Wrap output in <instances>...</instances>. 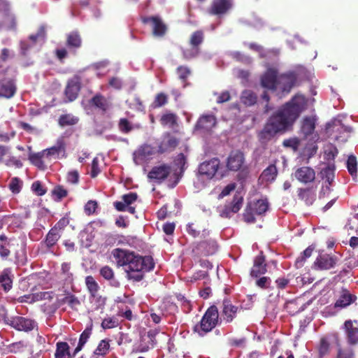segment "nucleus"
Here are the masks:
<instances>
[{
    "label": "nucleus",
    "instance_id": "49530a36",
    "mask_svg": "<svg viewBox=\"0 0 358 358\" xmlns=\"http://www.w3.org/2000/svg\"><path fill=\"white\" fill-rule=\"evenodd\" d=\"M168 102V96L163 93H158L152 103V107L153 108H160L164 105H166Z\"/></svg>",
    "mask_w": 358,
    "mask_h": 358
},
{
    "label": "nucleus",
    "instance_id": "aec40b11",
    "mask_svg": "<svg viewBox=\"0 0 358 358\" xmlns=\"http://www.w3.org/2000/svg\"><path fill=\"white\" fill-rule=\"evenodd\" d=\"M240 308L232 304L230 300L224 299L222 302V317L227 323H231L236 317Z\"/></svg>",
    "mask_w": 358,
    "mask_h": 358
},
{
    "label": "nucleus",
    "instance_id": "f8f14e48",
    "mask_svg": "<svg viewBox=\"0 0 358 358\" xmlns=\"http://www.w3.org/2000/svg\"><path fill=\"white\" fill-rule=\"evenodd\" d=\"M171 172V166L163 164L159 166H154L148 173V177L157 183H161L168 178Z\"/></svg>",
    "mask_w": 358,
    "mask_h": 358
},
{
    "label": "nucleus",
    "instance_id": "f03ea898",
    "mask_svg": "<svg viewBox=\"0 0 358 358\" xmlns=\"http://www.w3.org/2000/svg\"><path fill=\"white\" fill-rule=\"evenodd\" d=\"M113 256L119 266L127 273L128 280L139 282L144 278L145 273L154 269L155 262L151 256H141L134 252L117 248Z\"/></svg>",
    "mask_w": 358,
    "mask_h": 358
},
{
    "label": "nucleus",
    "instance_id": "0e129e2a",
    "mask_svg": "<svg viewBox=\"0 0 358 358\" xmlns=\"http://www.w3.org/2000/svg\"><path fill=\"white\" fill-rule=\"evenodd\" d=\"M108 85L110 87L120 90L122 87L123 81L120 77L113 76L109 79Z\"/></svg>",
    "mask_w": 358,
    "mask_h": 358
},
{
    "label": "nucleus",
    "instance_id": "4c0bfd02",
    "mask_svg": "<svg viewBox=\"0 0 358 358\" xmlns=\"http://www.w3.org/2000/svg\"><path fill=\"white\" fill-rule=\"evenodd\" d=\"M60 237V233L55 231V229H51L47 234L43 244L50 249L56 245Z\"/></svg>",
    "mask_w": 358,
    "mask_h": 358
},
{
    "label": "nucleus",
    "instance_id": "412c9836",
    "mask_svg": "<svg viewBox=\"0 0 358 358\" xmlns=\"http://www.w3.org/2000/svg\"><path fill=\"white\" fill-rule=\"evenodd\" d=\"M267 265L266 264V258L261 252L254 260L253 266L250 271V275L253 278H258L261 275L265 274L267 272Z\"/></svg>",
    "mask_w": 358,
    "mask_h": 358
},
{
    "label": "nucleus",
    "instance_id": "cd10ccee",
    "mask_svg": "<svg viewBox=\"0 0 358 358\" xmlns=\"http://www.w3.org/2000/svg\"><path fill=\"white\" fill-rule=\"evenodd\" d=\"M321 173L323 177L326 179V185L325 187L324 185L322 186V189L320 192V199L324 198L326 192L329 193L331 191L329 186L331 185V182L333 181L334 178V169H331L330 167L324 169Z\"/></svg>",
    "mask_w": 358,
    "mask_h": 358
},
{
    "label": "nucleus",
    "instance_id": "a19ab883",
    "mask_svg": "<svg viewBox=\"0 0 358 358\" xmlns=\"http://www.w3.org/2000/svg\"><path fill=\"white\" fill-rule=\"evenodd\" d=\"M277 175L278 170L275 165L271 164L263 171L261 174V178L263 180L266 182H272L275 179Z\"/></svg>",
    "mask_w": 358,
    "mask_h": 358
},
{
    "label": "nucleus",
    "instance_id": "c85d7f7f",
    "mask_svg": "<svg viewBox=\"0 0 358 358\" xmlns=\"http://www.w3.org/2000/svg\"><path fill=\"white\" fill-rule=\"evenodd\" d=\"M344 328L347 333L348 343L355 345L358 343V327H354L351 320H346Z\"/></svg>",
    "mask_w": 358,
    "mask_h": 358
},
{
    "label": "nucleus",
    "instance_id": "393cba45",
    "mask_svg": "<svg viewBox=\"0 0 358 358\" xmlns=\"http://www.w3.org/2000/svg\"><path fill=\"white\" fill-rule=\"evenodd\" d=\"M316 120L315 116H306L303 118L300 131L305 138L313 134L315 129Z\"/></svg>",
    "mask_w": 358,
    "mask_h": 358
},
{
    "label": "nucleus",
    "instance_id": "a878e982",
    "mask_svg": "<svg viewBox=\"0 0 358 358\" xmlns=\"http://www.w3.org/2000/svg\"><path fill=\"white\" fill-rule=\"evenodd\" d=\"M13 278L11 268H4L0 274V287L6 292L10 291L13 287Z\"/></svg>",
    "mask_w": 358,
    "mask_h": 358
},
{
    "label": "nucleus",
    "instance_id": "4468645a",
    "mask_svg": "<svg viewBox=\"0 0 358 358\" xmlns=\"http://www.w3.org/2000/svg\"><path fill=\"white\" fill-rule=\"evenodd\" d=\"M36 326L35 320L21 316H14L11 323V327L13 329L25 332L32 331Z\"/></svg>",
    "mask_w": 358,
    "mask_h": 358
},
{
    "label": "nucleus",
    "instance_id": "39448f33",
    "mask_svg": "<svg viewBox=\"0 0 358 358\" xmlns=\"http://www.w3.org/2000/svg\"><path fill=\"white\" fill-rule=\"evenodd\" d=\"M269 208V203L266 199H259L253 203H248L243 213V220L248 224L255 223V215H264Z\"/></svg>",
    "mask_w": 358,
    "mask_h": 358
},
{
    "label": "nucleus",
    "instance_id": "6e6552de",
    "mask_svg": "<svg viewBox=\"0 0 358 358\" xmlns=\"http://www.w3.org/2000/svg\"><path fill=\"white\" fill-rule=\"evenodd\" d=\"M204 34L201 30H197L192 34L189 38V45L192 50L183 51V56L185 59H191L199 53V46L203 42Z\"/></svg>",
    "mask_w": 358,
    "mask_h": 358
},
{
    "label": "nucleus",
    "instance_id": "052dcab7",
    "mask_svg": "<svg viewBox=\"0 0 358 358\" xmlns=\"http://www.w3.org/2000/svg\"><path fill=\"white\" fill-rule=\"evenodd\" d=\"M160 122L162 125H174L176 123V117L173 113L164 114L161 117Z\"/></svg>",
    "mask_w": 358,
    "mask_h": 358
},
{
    "label": "nucleus",
    "instance_id": "9b49d317",
    "mask_svg": "<svg viewBox=\"0 0 358 358\" xmlns=\"http://www.w3.org/2000/svg\"><path fill=\"white\" fill-rule=\"evenodd\" d=\"M278 78V70L275 68H268L262 75L260 84L264 88L275 92L277 90Z\"/></svg>",
    "mask_w": 358,
    "mask_h": 358
},
{
    "label": "nucleus",
    "instance_id": "f704fd0d",
    "mask_svg": "<svg viewBox=\"0 0 358 358\" xmlns=\"http://www.w3.org/2000/svg\"><path fill=\"white\" fill-rule=\"evenodd\" d=\"M15 92V87L10 81L0 80V97L10 98Z\"/></svg>",
    "mask_w": 358,
    "mask_h": 358
},
{
    "label": "nucleus",
    "instance_id": "58836bf2",
    "mask_svg": "<svg viewBox=\"0 0 358 358\" xmlns=\"http://www.w3.org/2000/svg\"><path fill=\"white\" fill-rule=\"evenodd\" d=\"M92 331V327H87L80 335L79 341L77 347L75 348L73 351V355H76L77 353H78L83 348V346L85 345V343L87 342L88 339L90 338Z\"/></svg>",
    "mask_w": 358,
    "mask_h": 358
},
{
    "label": "nucleus",
    "instance_id": "7c9ffc66",
    "mask_svg": "<svg viewBox=\"0 0 358 358\" xmlns=\"http://www.w3.org/2000/svg\"><path fill=\"white\" fill-rule=\"evenodd\" d=\"M297 195L300 200L308 206L313 204L315 199V194L311 188H299Z\"/></svg>",
    "mask_w": 358,
    "mask_h": 358
},
{
    "label": "nucleus",
    "instance_id": "f3484780",
    "mask_svg": "<svg viewBox=\"0 0 358 358\" xmlns=\"http://www.w3.org/2000/svg\"><path fill=\"white\" fill-rule=\"evenodd\" d=\"M157 333L156 330H150L146 335L141 336L137 350L139 352H145L154 348L157 343L156 336Z\"/></svg>",
    "mask_w": 358,
    "mask_h": 358
},
{
    "label": "nucleus",
    "instance_id": "a18cd8bd",
    "mask_svg": "<svg viewBox=\"0 0 358 358\" xmlns=\"http://www.w3.org/2000/svg\"><path fill=\"white\" fill-rule=\"evenodd\" d=\"M120 324L118 319L115 316L104 318L101 322V327L103 329H113Z\"/></svg>",
    "mask_w": 358,
    "mask_h": 358
},
{
    "label": "nucleus",
    "instance_id": "6ab92c4d",
    "mask_svg": "<svg viewBox=\"0 0 358 358\" xmlns=\"http://www.w3.org/2000/svg\"><path fill=\"white\" fill-rule=\"evenodd\" d=\"M155 153V148L148 144H144L134 153V160L136 164L146 162Z\"/></svg>",
    "mask_w": 358,
    "mask_h": 358
},
{
    "label": "nucleus",
    "instance_id": "864d4df0",
    "mask_svg": "<svg viewBox=\"0 0 358 358\" xmlns=\"http://www.w3.org/2000/svg\"><path fill=\"white\" fill-rule=\"evenodd\" d=\"M22 185V180L17 177H14L9 183V189L13 194H18L21 191Z\"/></svg>",
    "mask_w": 358,
    "mask_h": 358
},
{
    "label": "nucleus",
    "instance_id": "a211bd4d",
    "mask_svg": "<svg viewBox=\"0 0 358 358\" xmlns=\"http://www.w3.org/2000/svg\"><path fill=\"white\" fill-rule=\"evenodd\" d=\"M294 177L301 183L313 182L315 179V171L310 166H301L294 172Z\"/></svg>",
    "mask_w": 358,
    "mask_h": 358
},
{
    "label": "nucleus",
    "instance_id": "37998d69",
    "mask_svg": "<svg viewBox=\"0 0 358 358\" xmlns=\"http://www.w3.org/2000/svg\"><path fill=\"white\" fill-rule=\"evenodd\" d=\"M110 341L109 339L101 340L96 348L94 351V355L98 356H105L110 350Z\"/></svg>",
    "mask_w": 358,
    "mask_h": 358
},
{
    "label": "nucleus",
    "instance_id": "7ed1b4c3",
    "mask_svg": "<svg viewBox=\"0 0 358 358\" xmlns=\"http://www.w3.org/2000/svg\"><path fill=\"white\" fill-rule=\"evenodd\" d=\"M65 151V143L62 138L58 139L56 144L41 152L30 153L29 160L31 164L38 169L44 171L47 169L45 162H50L52 159L59 157L62 152Z\"/></svg>",
    "mask_w": 358,
    "mask_h": 358
},
{
    "label": "nucleus",
    "instance_id": "0eeeda50",
    "mask_svg": "<svg viewBox=\"0 0 358 358\" xmlns=\"http://www.w3.org/2000/svg\"><path fill=\"white\" fill-rule=\"evenodd\" d=\"M233 8V0H212L207 12L210 15L222 17Z\"/></svg>",
    "mask_w": 358,
    "mask_h": 358
},
{
    "label": "nucleus",
    "instance_id": "ea45409f",
    "mask_svg": "<svg viewBox=\"0 0 358 358\" xmlns=\"http://www.w3.org/2000/svg\"><path fill=\"white\" fill-rule=\"evenodd\" d=\"M85 282L87 291L90 296H96V293L99 292L100 287L92 275H87L85 277Z\"/></svg>",
    "mask_w": 358,
    "mask_h": 358
},
{
    "label": "nucleus",
    "instance_id": "79ce46f5",
    "mask_svg": "<svg viewBox=\"0 0 358 358\" xmlns=\"http://www.w3.org/2000/svg\"><path fill=\"white\" fill-rule=\"evenodd\" d=\"M79 121V118L71 115V114H64L60 115L58 123L59 126L64 127L66 126H73L76 124Z\"/></svg>",
    "mask_w": 358,
    "mask_h": 358
},
{
    "label": "nucleus",
    "instance_id": "4d7b16f0",
    "mask_svg": "<svg viewBox=\"0 0 358 358\" xmlns=\"http://www.w3.org/2000/svg\"><path fill=\"white\" fill-rule=\"evenodd\" d=\"M10 243H0V257L3 260H7L10 255Z\"/></svg>",
    "mask_w": 358,
    "mask_h": 358
},
{
    "label": "nucleus",
    "instance_id": "bb28decb",
    "mask_svg": "<svg viewBox=\"0 0 358 358\" xmlns=\"http://www.w3.org/2000/svg\"><path fill=\"white\" fill-rule=\"evenodd\" d=\"M217 123L216 118L213 115H206L201 116L196 122V128L197 129H203L208 131L215 126Z\"/></svg>",
    "mask_w": 358,
    "mask_h": 358
},
{
    "label": "nucleus",
    "instance_id": "09e8293b",
    "mask_svg": "<svg viewBox=\"0 0 358 358\" xmlns=\"http://www.w3.org/2000/svg\"><path fill=\"white\" fill-rule=\"evenodd\" d=\"M27 343L23 341L13 343L8 346L9 352L12 353L22 352L25 348H27Z\"/></svg>",
    "mask_w": 358,
    "mask_h": 358
},
{
    "label": "nucleus",
    "instance_id": "13d9d810",
    "mask_svg": "<svg viewBox=\"0 0 358 358\" xmlns=\"http://www.w3.org/2000/svg\"><path fill=\"white\" fill-rule=\"evenodd\" d=\"M354 351L351 348H338L336 358H354Z\"/></svg>",
    "mask_w": 358,
    "mask_h": 358
},
{
    "label": "nucleus",
    "instance_id": "de8ad7c7",
    "mask_svg": "<svg viewBox=\"0 0 358 358\" xmlns=\"http://www.w3.org/2000/svg\"><path fill=\"white\" fill-rule=\"evenodd\" d=\"M330 345L328 341L322 338L320 340V345L318 347V356L319 358H323L324 356L329 353Z\"/></svg>",
    "mask_w": 358,
    "mask_h": 358
},
{
    "label": "nucleus",
    "instance_id": "b1692460",
    "mask_svg": "<svg viewBox=\"0 0 358 358\" xmlns=\"http://www.w3.org/2000/svg\"><path fill=\"white\" fill-rule=\"evenodd\" d=\"M179 139L171 134H167L158 148V152L163 154L174 150L179 145Z\"/></svg>",
    "mask_w": 358,
    "mask_h": 358
},
{
    "label": "nucleus",
    "instance_id": "6e6d98bb",
    "mask_svg": "<svg viewBox=\"0 0 358 358\" xmlns=\"http://www.w3.org/2000/svg\"><path fill=\"white\" fill-rule=\"evenodd\" d=\"M100 275L107 280H113L115 277V273L111 267L109 266H104L100 269Z\"/></svg>",
    "mask_w": 358,
    "mask_h": 358
},
{
    "label": "nucleus",
    "instance_id": "9d476101",
    "mask_svg": "<svg viewBox=\"0 0 358 358\" xmlns=\"http://www.w3.org/2000/svg\"><path fill=\"white\" fill-rule=\"evenodd\" d=\"M143 24H150L152 34L156 37H163L167 31V26L159 16L142 17Z\"/></svg>",
    "mask_w": 358,
    "mask_h": 358
},
{
    "label": "nucleus",
    "instance_id": "72a5a7b5",
    "mask_svg": "<svg viewBox=\"0 0 358 358\" xmlns=\"http://www.w3.org/2000/svg\"><path fill=\"white\" fill-rule=\"evenodd\" d=\"M66 46L70 49H78L82 45V38L78 31H72L66 36Z\"/></svg>",
    "mask_w": 358,
    "mask_h": 358
},
{
    "label": "nucleus",
    "instance_id": "5fc2aeb1",
    "mask_svg": "<svg viewBox=\"0 0 358 358\" xmlns=\"http://www.w3.org/2000/svg\"><path fill=\"white\" fill-rule=\"evenodd\" d=\"M98 208V203L94 200L88 201L84 206V212L87 215H92L95 213Z\"/></svg>",
    "mask_w": 358,
    "mask_h": 358
},
{
    "label": "nucleus",
    "instance_id": "603ef678",
    "mask_svg": "<svg viewBox=\"0 0 358 358\" xmlns=\"http://www.w3.org/2000/svg\"><path fill=\"white\" fill-rule=\"evenodd\" d=\"M282 145L285 148H290L294 151H296L300 145V140L296 137L285 139L282 142Z\"/></svg>",
    "mask_w": 358,
    "mask_h": 358
},
{
    "label": "nucleus",
    "instance_id": "c9c22d12",
    "mask_svg": "<svg viewBox=\"0 0 358 358\" xmlns=\"http://www.w3.org/2000/svg\"><path fill=\"white\" fill-rule=\"evenodd\" d=\"M240 99L241 103L248 107L254 106L257 101V96L256 94L250 90H243Z\"/></svg>",
    "mask_w": 358,
    "mask_h": 358
},
{
    "label": "nucleus",
    "instance_id": "c756f323",
    "mask_svg": "<svg viewBox=\"0 0 358 358\" xmlns=\"http://www.w3.org/2000/svg\"><path fill=\"white\" fill-rule=\"evenodd\" d=\"M76 355H71L70 347L66 342L59 341L56 343L55 358H73Z\"/></svg>",
    "mask_w": 358,
    "mask_h": 358
},
{
    "label": "nucleus",
    "instance_id": "c03bdc74",
    "mask_svg": "<svg viewBox=\"0 0 358 358\" xmlns=\"http://www.w3.org/2000/svg\"><path fill=\"white\" fill-rule=\"evenodd\" d=\"M347 169L349 173L353 178L357 176V162L355 155H351L348 157L347 160Z\"/></svg>",
    "mask_w": 358,
    "mask_h": 358
},
{
    "label": "nucleus",
    "instance_id": "1a4fd4ad",
    "mask_svg": "<svg viewBox=\"0 0 358 358\" xmlns=\"http://www.w3.org/2000/svg\"><path fill=\"white\" fill-rule=\"evenodd\" d=\"M296 80V75L292 71L278 75L277 90L279 89L282 93L288 94L295 85Z\"/></svg>",
    "mask_w": 358,
    "mask_h": 358
},
{
    "label": "nucleus",
    "instance_id": "bf43d9fd",
    "mask_svg": "<svg viewBox=\"0 0 358 358\" xmlns=\"http://www.w3.org/2000/svg\"><path fill=\"white\" fill-rule=\"evenodd\" d=\"M177 73L178 77L182 82H186L187 78L191 73L190 69L187 66H180L177 68Z\"/></svg>",
    "mask_w": 358,
    "mask_h": 358
},
{
    "label": "nucleus",
    "instance_id": "ddd939ff",
    "mask_svg": "<svg viewBox=\"0 0 358 358\" xmlns=\"http://www.w3.org/2000/svg\"><path fill=\"white\" fill-rule=\"evenodd\" d=\"M337 261L338 259L334 255L321 253L316 258L314 267L318 270H329L336 266Z\"/></svg>",
    "mask_w": 358,
    "mask_h": 358
},
{
    "label": "nucleus",
    "instance_id": "680f3d73",
    "mask_svg": "<svg viewBox=\"0 0 358 358\" xmlns=\"http://www.w3.org/2000/svg\"><path fill=\"white\" fill-rule=\"evenodd\" d=\"M53 292H41L34 293L35 302L42 300L51 301L53 299Z\"/></svg>",
    "mask_w": 358,
    "mask_h": 358
},
{
    "label": "nucleus",
    "instance_id": "dca6fc26",
    "mask_svg": "<svg viewBox=\"0 0 358 358\" xmlns=\"http://www.w3.org/2000/svg\"><path fill=\"white\" fill-rule=\"evenodd\" d=\"M245 162L244 155L239 150L230 152L227 159V168L229 171H237L243 165Z\"/></svg>",
    "mask_w": 358,
    "mask_h": 358
},
{
    "label": "nucleus",
    "instance_id": "3c124183",
    "mask_svg": "<svg viewBox=\"0 0 358 358\" xmlns=\"http://www.w3.org/2000/svg\"><path fill=\"white\" fill-rule=\"evenodd\" d=\"M52 194L58 201L62 200L68 195V191L62 185H57L52 190Z\"/></svg>",
    "mask_w": 358,
    "mask_h": 358
},
{
    "label": "nucleus",
    "instance_id": "e2e57ef3",
    "mask_svg": "<svg viewBox=\"0 0 358 358\" xmlns=\"http://www.w3.org/2000/svg\"><path fill=\"white\" fill-rule=\"evenodd\" d=\"M31 190L37 195V196H43L46 193V189L43 187L41 182L37 180L32 183L31 185Z\"/></svg>",
    "mask_w": 358,
    "mask_h": 358
},
{
    "label": "nucleus",
    "instance_id": "69168bd1",
    "mask_svg": "<svg viewBox=\"0 0 358 358\" xmlns=\"http://www.w3.org/2000/svg\"><path fill=\"white\" fill-rule=\"evenodd\" d=\"M186 162L187 159L183 153L178 154L174 159L175 165L180 167L181 172L184 171Z\"/></svg>",
    "mask_w": 358,
    "mask_h": 358
},
{
    "label": "nucleus",
    "instance_id": "20e7f679",
    "mask_svg": "<svg viewBox=\"0 0 358 358\" xmlns=\"http://www.w3.org/2000/svg\"><path fill=\"white\" fill-rule=\"evenodd\" d=\"M219 322V313L216 306H210L203 315L199 324L194 327V331L203 336L211 331Z\"/></svg>",
    "mask_w": 358,
    "mask_h": 358
},
{
    "label": "nucleus",
    "instance_id": "774afa93",
    "mask_svg": "<svg viewBox=\"0 0 358 358\" xmlns=\"http://www.w3.org/2000/svg\"><path fill=\"white\" fill-rule=\"evenodd\" d=\"M138 195L136 192H129V194H124L122 196L123 201L127 206L136 201Z\"/></svg>",
    "mask_w": 358,
    "mask_h": 358
},
{
    "label": "nucleus",
    "instance_id": "4be33fe9",
    "mask_svg": "<svg viewBox=\"0 0 358 358\" xmlns=\"http://www.w3.org/2000/svg\"><path fill=\"white\" fill-rule=\"evenodd\" d=\"M80 90V79L78 77H74L68 81L65 89V95L69 101H73L78 97Z\"/></svg>",
    "mask_w": 358,
    "mask_h": 358
},
{
    "label": "nucleus",
    "instance_id": "8fccbe9b",
    "mask_svg": "<svg viewBox=\"0 0 358 358\" xmlns=\"http://www.w3.org/2000/svg\"><path fill=\"white\" fill-rule=\"evenodd\" d=\"M118 128L122 133L128 134L134 129L131 123L127 118H121L118 123Z\"/></svg>",
    "mask_w": 358,
    "mask_h": 358
},
{
    "label": "nucleus",
    "instance_id": "423d86ee",
    "mask_svg": "<svg viewBox=\"0 0 358 358\" xmlns=\"http://www.w3.org/2000/svg\"><path fill=\"white\" fill-rule=\"evenodd\" d=\"M210 231L208 229H203L201 237L204 240L196 243L193 251H196L198 254L203 256L213 255L217 251V245L215 240L208 238Z\"/></svg>",
    "mask_w": 358,
    "mask_h": 358
},
{
    "label": "nucleus",
    "instance_id": "473e14b6",
    "mask_svg": "<svg viewBox=\"0 0 358 358\" xmlns=\"http://www.w3.org/2000/svg\"><path fill=\"white\" fill-rule=\"evenodd\" d=\"M356 298L355 295L351 294L347 289H343L339 299L335 303V306L345 308L354 302Z\"/></svg>",
    "mask_w": 358,
    "mask_h": 358
},
{
    "label": "nucleus",
    "instance_id": "e433bc0d",
    "mask_svg": "<svg viewBox=\"0 0 358 358\" xmlns=\"http://www.w3.org/2000/svg\"><path fill=\"white\" fill-rule=\"evenodd\" d=\"M59 303L60 305L68 304L71 309L77 310L80 305V301L76 295L68 293L64 297L59 299Z\"/></svg>",
    "mask_w": 358,
    "mask_h": 358
},
{
    "label": "nucleus",
    "instance_id": "2eb2a0df",
    "mask_svg": "<svg viewBox=\"0 0 358 358\" xmlns=\"http://www.w3.org/2000/svg\"><path fill=\"white\" fill-rule=\"evenodd\" d=\"M220 164V161L217 157L205 161L199 165V172L201 175L212 178L217 172Z\"/></svg>",
    "mask_w": 358,
    "mask_h": 358
},
{
    "label": "nucleus",
    "instance_id": "f257e3e1",
    "mask_svg": "<svg viewBox=\"0 0 358 358\" xmlns=\"http://www.w3.org/2000/svg\"><path fill=\"white\" fill-rule=\"evenodd\" d=\"M308 106L305 96L296 94L282 105L267 120L263 129L258 134L262 143H267L278 134H283L292 128L293 124Z\"/></svg>",
    "mask_w": 358,
    "mask_h": 358
},
{
    "label": "nucleus",
    "instance_id": "2f4dec72",
    "mask_svg": "<svg viewBox=\"0 0 358 358\" xmlns=\"http://www.w3.org/2000/svg\"><path fill=\"white\" fill-rule=\"evenodd\" d=\"M90 103L103 112L107 111L110 108L109 101L101 94L94 95L90 100Z\"/></svg>",
    "mask_w": 358,
    "mask_h": 358
},
{
    "label": "nucleus",
    "instance_id": "338daca9",
    "mask_svg": "<svg viewBox=\"0 0 358 358\" xmlns=\"http://www.w3.org/2000/svg\"><path fill=\"white\" fill-rule=\"evenodd\" d=\"M69 224V218L66 217H62L52 229H55V231L60 233Z\"/></svg>",
    "mask_w": 358,
    "mask_h": 358
},
{
    "label": "nucleus",
    "instance_id": "5701e85b",
    "mask_svg": "<svg viewBox=\"0 0 358 358\" xmlns=\"http://www.w3.org/2000/svg\"><path fill=\"white\" fill-rule=\"evenodd\" d=\"M243 199L238 194H235L233 197L232 201L226 204L221 212V215L225 217H229L231 213H236L238 212L242 206Z\"/></svg>",
    "mask_w": 358,
    "mask_h": 358
}]
</instances>
